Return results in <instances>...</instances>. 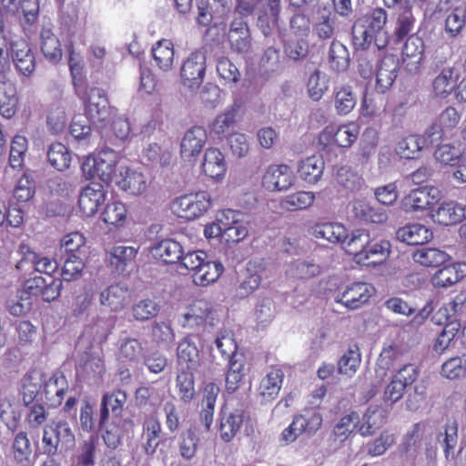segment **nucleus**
Wrapping results in <instances>:
<instances>
[{"label":"nucleus","mask_w":466,"mask_h":466,"mask_svg":"<svg viewBox=\"0 0 466 466\" xmlns=\"http://www.w3.org/2000/svg\"><path fill=\"white\" fill-rule=\"evenodd\" d=\"M384 410L380 407H369L358 431L361 436L373 435L386 422Z\"/></svg>","instance_id":"a18cd8bd"},{"label":"nucleus","mask_w":466,"mask_h":466,"mask_svg":"<svg viewBox=\"0 0 466 466\" xmlns=\"http://www.w3.org/2000/svg\"><path fill=\"white\" fill-rule=\"evenodd\" d=\"M314 201L315 194L313 192L297 191L284 197L280 201V206L289 211H298L309 208Z\"/></svg>","instance_id":"5fc2aeb1"},{"label":"nucleus","mask_w":466,"mask_h":466,"mask_svg":"<svg viewBox=\"0 0 466 466\" xmlns=\"http://www.w3.org/2000/svg\"><path fill=\"white\" fill-rule=\"evenodd\" d=\"M325 162L321 156L312 155L302 159L297 172L301 180L308 184L318 183L323 175Z\"/></svg>","instance_id":"2f4dec72"},{"label":"nucleus","mask_w":466,"mask_h":466,"mask_svg":"<svg viewBox=\"0 0 466 466\" xmlns=\"http://www.w3.org/2000/svg\"><path fill=\"white\" fill-rule=\"evenodd\" d=\"M374 288L366 282H354L338 295L336 301L347 309H357L366 304L373 295Z\"/></svg>","instance_id":"ddd939ff"},{"label":"nucleus","mask_w":466,"mask_h":466,"mask_svg":"<svg viewBox=\"0 0 466 466\" xmlns=\"http://www.w3.org/2000/svg\"><path fill=\"white\" fill-rule=\"evenodd\" d=\"M284 380V371L278 367H272L258 384V396L262 401L274 400L279 394Z\"/></svg>","instance_id":"5701e85b"},{"label":"nucleus","mask_w":466,"mask_h":466,"mask_svg":"<svg viewBox=\"0 0 466 466\" xmlns=\"http://www.w3.org/2000/svg\"><path fill=\"white\" fill-rule=\"evenodd\" d=\"M223 269V265L220 262L206 258L201 267L192 274L193 281L198 286H208L219 278Z\"/></svg>","instance_id":"49530a36"},{"label":"nucleus","mask_w":466,"mask_h":466,"mask_svg":"<svg viewBox=\"0 0 466 466\" xmlns=\"http://www.w3.org/2000/svg\"><path fill=\"white\" fill-rule=\"evenodd\" d=\"M18 106L17 90L15 84L10 81L0 83V114L3 117L10 119L16 111Z\"/></svg>","instance_id":"a19ab883"},{"label":"nucleus","mask_w":466,"mask_h":466,"mask_svg":"<svg viewBox=\"0 0 466 466\" xmlns=\"http://www.w3.org/2000/svg\"><path fill=\"white\" fill-rule=\"evenodd\" d=\"M116 154L112 149H103L95 156L86 157L81 170L86 179L98 177L106 184L113 181L116 175Z\"/></svg>","instance_id":"f03ea898"},{"label":"nucleus","mask_w":466,"mask_h":466,"mask_svg":"<svg viewBox=\"0 0 466 466\" xmlns=\"http://www.w3.org/2000/svg\"><path fill=\"white\" fill-rule=\"evenodd\" d=\"M68 390V383L63 374H54L44 381L42 394L47 405L56 408L61 405Z\"/></svg>","instance_id":"b1692460"},{"label":"nucleus","mask_w":466,"mask_h":466,"mask_svg":"<svg viewBox=\"0 0 466 466\" xmlns=\"http://www.w3.org/2000/svg\"><path fill=\"white\" fill-rule=\"evenodd\" d=\"M328 63L330 69L336 73L346 71L350 63V52L346 46L333 40L329 50Z\"/></svg>","instance_id":"c03bdc74"},{"label":"nucleus","mask_w":466,"mask_h":466,"mask_svg":"<svg viewBox=\"0 0 466 466\" xmlns=\"http://www.w3.org/2000/svg\"><path fill=\"white\" fill-rule=\"evenodd\" d=\"M237 110L230 108L218 115L210 126V136L223 140L235 131Z\"/></svg>","instance_id":"79ce46f5"},{"label":"nucleus","mask_w":466,"mask_h":466,"mask_svg":"<svg viewBox=\"0 0 466 466\" xmlns=\"http://www.w3.org/2000/svg\"><path fill=\"white\" fill-rule=\"evenodd\" d=\"M45 378L43 372L33 370L25 374L23 379L24 400H33L41 391Z\"/></svg>","instance_id":"680f3d73"},{"label":"nucleus","mask_w":466,"mask_h":466,"mask_svg":"<svg viewBox=\"0 0 466 466\" xmlns=\"http://www.w3.org/2000/svg\"><path fill=\"white\" fill-rule=\"evenodd\" d=\"M127 393L120 389L107 391L103 394L100 404V416L98 424L102 427L108 420L110 411L118 416L122 413L127 402Z\"/></svg>","instance_id":"4be33fe9"},{"label":"nucleus","mask_w":466,"mask_h":466,"mask_svg":"<svg viewBox=\"0 0 466 466\" xmlns=\"http://www.w3.org/2000/svg\"><path fill=\"white\" fill-rule=\"evenodd\" d=\"M423 56L424 42L422 38L417 35H409L402 50V60L406 70L417 73L421 66Z\"/></svg>","instance_id":"412c9836"},{"label":"nucleus","mask_w":466,"mask_h":466,"mask_svg":"<svg viewBox=\"0 0 466 466\" xmlns=\"http://www.w3.org/2000/svg\"><path fill=\"white\" fill-rule=\"evenodd\" d=\"M243 418V411L239 410L220 418L219 435L224 441L229 442L236 437L242 426Z\"/></svg>","instance_id":"de8ad7c7"},{"label":"nucleus","mask_w":466,"mask_h":466,"mask_svg":"<svg viewBox=\"0 0 466 466\" xmlns=\"http://www.w3.org/2000/svg\"><path fill=\"white\" fill-rule=\"evenodd\" d=\"M20 249L24 253V259L31 262L35 271L47 275L49 279L53 278V274L58 269V263L56 259L30 250L25 245H21Z\"/></svg>","instance_id":"37998d69"},{"label":"nucleus","mask_w":466,"mask_h":466,"mask_svg":"<svg viewBox=\"0 0 466 466\" xmlns=\"http://www.w3.org/2000/svg\"><path fill=\"white\" fill-rule=\"evenodd\" d=\"M74 441L75 435L65 420L52 422L44 428L42 441L46 454L54 455L56 453L59 444L68 445Z\"/></svg>","instance_id":"6e6552de"},{"label":"nucleus","mask_w":466,"mask_h":466,"mask_svg":"<svg viewBox=\"0 0 466 466\" xmlns=\"http://www.w3.org/2000/svg\"><path fill=\"white\" fill-rule=\"evenodd\" d=\"M211 204V198L207 191L186 194L174 202L177 216L188 220L203 216Z\"/></svg>","instance_id":"7ed1b4c3"},{"label":"nucleus","mask_w":466,"mask_h":466,"mask_svg":"<svg viewBox=\"0 0 466 466\" xmlns=\"http://www.w3.org/2000/svg\"><path fill=\"white\" fill-rule=\"evenodd\" d=\"M174 55V46L170 40L161 39L152 47L153 58L157 66L164 71L171 68Z\"/></svg>","instance_id":"09e8293b"},{"label":"nucleus","mask_w":466,"mask_h":466,"mask_svg":"<svg viewBox=\"0 0 466 466\" xmlns=\"http://www.w3.org/2000/svg\"><path fill=\"white\" fill-rule=\"evenodd\" d=\"M439 193L434 187L414 188L402 199V208L407 212L427 209L438 200Z\"/></svg>","instance_id":"f3484780"},{"label":"nucleus","mask_w":466,"mask_h":466,"mask_svg":"<svg viewBox=\"0 0 466 466\" xmlns=\"http://www.w3.org/2000/svg\"><path fill=\"white\" fill-rule=\"evenodd\" d=\"M438 145L428 129L422 136L410 135L400 140L396 147V152L406 159L418 157L420 152L426 147Z\"/></svg>","instance_id":"6ab92c4d"},{"label":"nucleus","mask_w":466,"mask_h":466,"mask_svg":"<svg viewBox=\"0 0 466 466\" xmlns=\"http://www.w3.org/2000/svg\"><path fill=\"white\" fill-rule=\"evenodd\" d=\"M431 218L442 226L455 225L465 218V208L454 201L443 202L432 212Z\"/></svg>","instance_id":"cd10ccee"},{"label":"nucleus","mask_w":466,"mask_h":466,"mask_svg":"<svg viewBox=\"0 0 466 466\" xmlns=\"http://www.w3.org/2000/svg\"><path fill=\"white\" fill-rule=\"evenodd\" d=\"M370 239L371 236L366 229L357 228L350 233L347 231V238L343 240L341 248L347 254L352 256L353 261L357 263L359 256L364 252Z\"/></svg>","instance_id":"e433bc0d"},{"label":"nucleus","mask_w":466,"mask_h":466,"mask_svg":"<svg viewBox=\"0 0 466 466\" xmlns=\"http://www.w3.org/2000/svg\"><path fill=\"white\" fill-rule=\"evenodd\" d=\"M359 422L360 416L358 412L351 411L350 413L341 417L340 420L335 424L332 431L333 435L339 441H344L350 436L351 433H353Z\"/></svg>","instance_id":"69168bd1"},{"label":"nucleus","mask_w":466,"mask_h":466,"mask_svg":"<svg viewBox=\"0 0 466 466\" xmlns=\"http://www.w3.org/2000/svg\"><path fill=\"white\" fill-rule=\"evenodd\" d=\"M295 176L286 164L270 165L262 177V186L268 191H283L293 186Z\"/></svg>","instance_id":"9d476101"},{"label":"nucleus","mask_w":466,"mask_h":466,"mask_svg":"<svg viewBox=\"0 0 466 466\" xmlns=\"http://www.w3.org/2000/svg\"><path fill=\"white\" fill-rule=\"evenodd\" d=\"M100 303L111 311H120L129 302L128 289L120 285H111L100 293Z\"/></svg>","instance_id":"c756f323"},{"label":"nucleus","mask_w":466,"mask_h":466,"mask_svg":"<svg viewBox=\"0 0 466 466\" xmlns=\"http://www.w3.org/2000/svg\"><path fill=\"white\" fill-rule=\"evenodd\" d=\"M66 49L68 52V66L70 74L72 76V83L75 87L76 94L80 96L86 90L89 88L86 86V78L84 73V67L78 57V55L75 51V46L73 42L66 45Z\"/></svg>","instance_id":"4c0bfd02"},{"label":"nucleus","mask_w":466,"mask_h":466,"mask_svg":"<svg viewBox=\"0 0 466 466\" xmlns=\"http://www.w3.org/2000/svg\"><path fill=\"white\" fill-rule=\"evenodd\" d=\"M438 441L443 448L445 458L449 460H455V464L458 466H466V441L461 447L458 454L454 455V449L458 442V424L455 420H449L442 431H440L437 436Z\"/></svg>","instance_id":"9b49d317"},{"label":"nucleus","mask_w":466,"mask_h":466,"mask_svg":"<svg viewBox=\"0 0 466 466\" xmlns=\"http://www.w3.org/2000/svg\"><path fill=\"white\" fill-rule=\"evenodd\" d=\"M458 71L451 66L444 67L432 81V92L435 97L447 98L459 81Z\"/></svg>","instance_id":"7c9ffc66"},{"label":"nucleus","mask_w":466,"mask_h":466,"mask_svg":"<svg viewBox=\"0 0 466 466\" xmlns=\"http://www.w3.org/2000/svg\"><path fill=\"white\" fill-rule=\"evenodd\" d=\"M201 167L205 175L211 178L223 177L227 171V163L223 153L216 147H208L205 151Z\"/></svg>","instance_id":"473e14b6"},{"label":"nucleus","mask_w":466,"mask_h":466,"mask_svg":"<svg viewBox=\"0 0 466 466\" xmlns=\"http://www.w3.org/2000/svg\"><path fill=\"white\" fill-rule=\"evenodd\" d=\"M106 193L100 183L91 182L81 191L78 198V207L84 216L95 215L99 207L105 202Z\"/></svg>","instance_id":"a211bd4d"},{"label":"nucleus","mask_w":466,"mask_h":466,"mask_svg":"<svg viewBox=\"0 0 466 466\" xmlns=\"http://www.w3.org/2000/svg\"><path fill=\"white\" fill-rule=\"evenodd\" d=\"M398 240L408 245L418 246L429 242L432 232L426 226L419 223L408 224L396 231Z\"/></svg>","instance_id":"c85d7f7f"},{"label":"nucleus","mask_w":466,"mask_h":466,"mask_svg":"<svg viewBox=\"0 0 466 466\" xmlns=\"http://www.w3.org/2000/svg\"><path fill=\"white\" fill-rule=\"evenodd\" d=\"M27 139L21 135H15L11 142L9 166L13 169H21L24 167L25 153L27 151Z\"/></svg>","instance_id":"e2e57ef3"},{"label":"nucleus","mask_w":466,"mask_h":466,"mask_svg":"<svg viewBox=\"0 0 466 466\" xmlns=\"http://www.w3.org/2000/svg\"><path fill=\"white\" fill-rule=\"evenodd\" d=\"M322 414L316 408H305L293 416L290 424L279 435V442L289 445L295 442L299 437H313L321 428Z\"/></svg>","instance_id":"f257e3e1"},{"label":"nucleus","mask_w":466,"mask_h":466,"mask_svg":"<svg viewBox=\"0 0 466 466\" xmlns=\"http://www.w3.org/2000/svg\"><path fill=\"white\" fill-rule=\"evenodd\" d=\"M10 50L16 70L25 76H30L35 69V57L30 44L25 39H18L12 42Z\"/></svg>","instance_id":"4468645a"},{"label":"nucleus","mask_w":466,"mask_h":466,"mask_svg":"<svg viewBox=\"0 0 466 466\" xmlns=\"http://www.w3.org/2000/svg\"><path fill=\"white\" fill-rule=\"evenodd\" d=\"M127 210L124 203L112 201L106 204L102 212L103 221L110 226L121 227L127 220Z\"/></svg>","instance_id":"052dcab7"},{"label":"nucleus","mask_w":466,"mask_h":466,"mask_svg":"<svg viewBox=\"0 0 466 466\" xmlns=\"http://www.w3.org/2000/svg\"><path fill=\"white\" fill-rule=\"evenodd\" d=\"M63 288L62 279L56 278L46 279L42 276H34L24 283V292L29 296L39 297L45 302L56 300Z\"/></svg>","instance_id":"0eeeda50"},{"label":"nucleus","mask_w":466,"mask_h":466,"mask_svg":"<svg viewBox=\"0 0 466 466\" xmlns=\"http://www.w3.org/2000/svg\"><path fill=\"white\" fill-rule=\"evenodd\" d=\"M333 105L337 113L346 116L352 111L356 105V96L350 86H341L334 88Z\"/></svg>","instance_id":"8fccbe9b"},{"label":"nucleus","mask_w":466,"mask_h":466,"mask_svg":"<svg viewBox=\"0 0 466 466\" xmlns=\"http://www.w3.org/2000/svg\"><path fill=\"white\" fill-rule=\"evenodd\" d=\"M47 159L54 168L63 171L69 167L71 155L64 144L56 142L52 143L49 147Z\"/></svg>","instance_id":"bf43d9fd"},{"label":"nucleus","mask_w":466,"mask_h":466,"mask_svg":"<svg viewBox=\"0 0 466 466\" xmlns=\"http://www.w3.org/2000/svg\"><path fill=\"white\" fill-rule=\"evenodd\" d=\"M335 179L342 187L352 192L359 190L363 183L362 177L348 166L338 168Z\"/></svg>","instance_id":"0e129e2a"},{"label":"nucleus","mask_w":466,"mask_h":466,"mask_svg":"<svg viewBox=\"0 0 466 466\" xmlns=\"http://www.w3.org/2000/svg\"><path fill=\"white\" fill-rule=\"evenodd\" d=\"M116 184L121 190L132 196L141 195L147 189V181L144 175L127 167H121Z\"/></svg>","instance_id":"a878e982"},{"label":"nucleus","mask_w":466,"mask_h":466,"mask_svg":"<svg viewBox=\"0 0 466 466\" xmlns=\"http://www.w3.org/2000/svg\"><path fill=\"white\" fill-rule=\"evenodd\" d=\"M416 19L410 8H404L396 17L393 29L394 42L399 44L407 37L414 28Z\"/></svg>","instance_id":"603ef678"},{"label":"nucleus","mask_w":466,"mask_h":466,"mask_svg":"<svg viewBox=\"0 0 466 466\" xmlns=\"http://www.w3.org/2000/svg\"><path fill=\"white\" fill-rule=\"evenodd\" d=\"M208 134L203 127L195 126L188 129L180 142V155L185 160L196 159L202 152Z\"/></svg>","instance_id":"dca6fc26"},{"label":"nucleus","mask_w":466,"mask_h":466,"mask_svg":"<svg viewBox=\"0 0 466 466\" xmlns=\"http://www.w3.org/2000/svg\"><path fill=\"white\" fill-rule=\"evenodd\" d=\"M177 361L180 368L197 370L199 366V350L191 335L184 337L178 343Z\"/></svg>","instance_id":"72a5a7b5"},{"label":"nucleus","mask_w":466,"mask_h":466,"mask_svg":"<svg viewBox=\"0 0 466 466\" xmlns=\"http://www.w3.org/2000/svg\"><path fill=\"white\" fill-rule=\"evenodd\" d=\"M441 375L449 380L466 376V354L450 358L441 365Z\"/></svg>","instance_id":"338daca9"},{"label":"nucleus","mask_w":466,"mask_h":466,"mask_svg":"<svg viewBox=\"0 0 466 466\" xmlns=\"http://www.w3.org/2000/svg\"><path fill=\"white\" fill-rule=\"evenodd\" d=\"M461 118V113L454 106L446 107L439 116L436 123H433L427 129L433 137V140L439 144L442 139L443 134L454 129Z\"/></svg>","instance_id":"bb28decb"},{"label":"nucleus","mask_w":466,"mask_h":466,"mask_svg":"<svg viewBox=\"0 0 466 466\" xmlns=\"http://www.w3.org/2000/svg\"><path fill=\"white\" fill-rule=\"evenodd\" d=\"M361 361V355L358 346L350 347L338 361V370L340 374L352 377L358 370Z\"/></svg>","instance_id":"13d9d810"},{"label":"nucleus","mask_w":466,"mask_h":466,"mask_svg":"<svg viewBox=\"0 0 466 466\" xmlns=\"http://www.w3.org/2000/svg\"><path fill=\"white\" fill-rule=\"evenodd\" d=\"M391 244L387 239L371 238L363 253L359 256L358 265L374 268L384 263L390 255Z\"/></svg>","instance_id":"2eb2a0df"},{"label":"nucleus","mask_w":466,"mask_h":466,"mask_svg":"<svg viewBox=\"0 0 466 466\" xmlns=\"http://www.w3.org/2000/svg\"><path fill=\"white\" fill-rule=\"evenodd\" d=\"M135 428L134 421L129 419H119L108 424L103 433L105 444L110 449H116L125 437H129L133 433Z\"/></svg>","instance_id":"393cba45"},{"label":"nucleus","mask_w":466,"mask_h":466,"mask_svg":"<svg viewBox=\"0 0 466 466\" xmlns=\"http://www.w3.org/2000/svg\"><path fill=\"white\" fill-rule=\"evenodd\" d=\"M360 127L354 122L337 126L328 125L319 134V142L323 146L335 145L339 147H350L358 138Z\"/></svg>","instance_id":"20e7f679"},{"label":"nucleus","mask_w":466,"mask_h":466,"mask_svg":"<svg viewBox=\"0 0 466 466\" xmlns=\"http://www.w3.org/2000/svg\"><path fill=\"white\" fill-rule=\"evenodd\" d=\"M461 278L462 274L456 265L451 264L437 270L431 279V282L435 287L445 288L458 282Z\"/></svg>","instance_id":"774afa93"},{"label":"nucleus","mask_w":466,"mask_h":466,"mask_svg":"<svg viewBox=\"0 0 466 466\" xmlns=\"http://www.w3.org/2000/svg\"><path fill=\"white\" fill-rule=\"evenodd\" d=\"M347 228L337 222L317 223L311 228V235L316 238H322L332 244L343 243L347 238Z\"/></svg>","instance_id":"f704fd0d"},{"label":"nucleus","mask_w":466,"mask_h":466,"mask_svg":"<svg viewBox=\"0 0 466 466\" xmlns=\"http://www.w3.org/2000/svg\"><path fill=\"white\" fill-rule=\"evenodd\" d=\"M137 249L127 246H116L110 251V263L119 273H123L127 267L136 258Z\"/></svg>","instance_id":"6e6d98bb"},{"label":"nucleus","mask_w":466,"mask_h":466,"mask_svg":"<svg viewBox=\"0 0 466 466\" xmlns=\"http://www.w3.org/2000/svg\"><path fill=\"white\" fill-rule=\"evenodd\" d=\"M195 370L179 368L176 378V386L181 400L189 402L193 400L196 390L193 371Z\"/></svg>","instance_id":"864d4df0"},{"label":"nucleus","mask_w":466,"mask_h":466,"mask_svg":"<svg viewBox=\"0 0 466 466\" xmlns=\"http://www.w3.org/2000/svg\"><path fill=\"white\" fill-rule=\"evenodd\" d=\"M98 443V437L91 435L87 440H85L79 444L75 461L76 466L95 465V458Z\"/></svg>","instance_id":"4d7b16f0"},{"label":"nucleus","mask_w":466,"mask_h":466,"mask_svg":"<svg viewBox=\"0 0 466 466\" xmlns=\"http://www.w3.org/2000/svg\"><path fill=\"white\" fill-rule=\"evenodd\" d=\"M40 48L44 56L52 64L61 61L63 51L58 37L49 27H42L40 32Z\"/></svg>","instance_id":"58836bf2"},{"label":"nucleus","mask_w":466,"mask_h":466,"mask_svg":"<svg viewBox=\"0 0 466 466\" xmlns=\"http://www.w3.org/2000/svg\"><path fill=\"white\" fill-rule=\"evenodd\" d=\"M85 106V114L90 122L102 123L109 116V104L105 91L98 87H91L78 96Z\"/></svg>","instance_id":"39448f33"},{"label":"nucleus","mask_w":466,"mask_h":466,"mask_svg":"<svg viewBox=\"0 0 466 466\" xmlns=\"http://www.w3.org/2000/svg\"><path fill=\"white\" fill-rule=\"evenodd\" d=\"M206 55L200 50L192 52L183 62L180 68L181 83L184 86L195 90L202 85L206 75Z\"/></svg>","instance_id":"423d86ee"},{"label":"nucleus","mask_w":466,"mask_h":466,"mask_svg":"<svg viewBox=\"0 0 466 466\" xmlns=\"http://www.w3.org/2000/svg\"><path fill=\"white\" fill-rule=\"evenodd\" d=\"M412 258L424 267H439L445 263L450 256L438 248H422L412 253Z\"/></svg>","instance_id":"3c124183"},{"label":"nucleus","mask_w":466,"mask_h":466,"mask_svg":"<svg viewBox=\"0 0 466 466\" xmlns=\"http://www.w3.org/2000/svg\"><path fill=\"white\" fill-rule=\"evenodd\" d=\"M214 309L207 299H195L182 315L180 323L183 328L197 330L204 328L208 320L213 319Z\"/></svg>","instance_id":"1a4fd4ad"},{"label":"nucleus","mask_w":466,"mask_h":466,"mask_svg":"<svg viewBox=\"0 0 466 466\" xmlns=\"http://www.w3.org/2000/svg\"><path fill=\"white\" fill-rule=\"evenodd\" d=\"M399 57L394 54H386L379 60L376 71L375 89L380 94H385L394 84L399 69Z\"/></svg>","instance_id":"f8f14e48"},{"label":"nucleus","mask_w":466,"mask_h":466,"mask_svg":"<svg viewBox=\"0 0 466 466\" xmlns=\"http://www.w3.org/2000/svg\"><path fill=\"white\" fill-rule=\"evenodd\" d=\"M150 252L156 259L165 264H175L181 259L183 248L179 242L167 238L155 244Z\"/></svg>","instance_id":"c9c22d12"},{"label":"nucleus","mask_w":466,"mask_h":466,"mask_svg":"<svg viewBox=\"0 0 466 466\" xmlns=\"http://www.w3.org/2000/svg\"><path fill=\"white\" fill-rule=\"evenodd\" d=\"M162 427L159 420L155 416L147 417L143 423V435L145 437L144 451L148 456H153L160 444Z\"/></svg>","instance_id":"ea45409f"},{"label":"nucleus","mask_w":466,"mask_h":466,"mask_svg":"<svg viewBox=\"0 0 466 466\" xmlns=\"http://www.w3.org/2000/svg\"><path fill=\"white\" fill-rule=\"evenodd\" d=\"M230 48L238 54L248 53L251 47V36L248 23L243 17H236L228 34Z\"/></svg>","instance_id":"aec40b11"}]
</instances>
